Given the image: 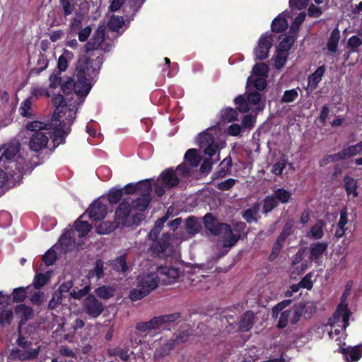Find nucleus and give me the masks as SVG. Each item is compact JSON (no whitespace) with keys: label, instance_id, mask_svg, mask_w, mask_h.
Listing matches in <instances>:
<instances>
[{"label":"nucleus","instance_id":"bf43d9fd","mask_svg":"<svg viewBox=\"0 0 362 362\" xmlns=\"http://www.w3.org/2000/svg\"><path fill=\"white\" fill-rule=\"evenodd\" d=\"M298 95V93L296 89L286 90L282 98L284 103H291L294 101Z\"/></svg>","mask_w":362,"mask_h":362},{"label":"nucleus","instance_id":"c756f323","mask_svg":"<svg viewBox=\"0 0 362 362\" xmlns=\"http://www.w3.org/2000/svg\"><path fill=\"white\" fill-rule=\"evenodd\" d=\"M173 318L171 315L154 317L148 322L150 331L160 327L164 323L172 321Z\"/></svg>","mask_w":362,"mask_h":362},{"label":"nucleus","instance_id":"0eeeda50","mask_svg":"<svg viewBox=\"0 0 362 362\" xmlns=\"http://www.w3.org/2000/svg\"><path fill=\"white\" fill-rule=\"evenodd\" d=\"M204 223L206 229L211 233L223 235V246L224 247H231L239 239V235L233 233L232 230L227 224L218 223L209 214L204 216Z\"/></svg>","mask_w":362,"mask_h":362},{"label":"nucleus","instance_id":"6e6d98bb","mask_svg":"<svg viewBox=\"0 0 362 362\" xmlns=\"http://www.w3.org/2000/svg\"><path fill=\"white\" fill-rule=\"evenodd\" d=\"M250 114L245 115L242 120V127L243 129H250L254 127L256 122V117Z\"/></svg>","mask_w":362,"mask_h":362},{"label":"nucleus","instance_id":"ea45409f","mask_svg":"<svg viewBox=\"0 0 362 362\" xmlns=\"http://www.w3.org/2000/svg\"><path fill=\"white\" fill-rule=\"evenodd\" d=\"M306 17V13L305 12H300L298 15L295 18L293 23L291 25L290 33L291 35H295L296 32L298 30L300 25L304 22Z\"/></svg>","mask_w":362,"mask_h":362},{"label":"nucleus","instance_id":"9d476101","mask_svg":"<svg viewBox=\"0 0 362 362\" xmlns=\"http://www.w3.org/2000/svg\"><path fill=\"white\" fill-rule=\"evenodd\" d=\"M151 192V185L149 180L137 182V194L142 196V197L134 201L132 205L129 204V209L132 210V216L146 209L150 202L149 195Z\"/></svg>","mask_w":362,"mask_h":362},{"label":"nucleus","instance_id":"ddd939ff","mask_svg":"<svg viewBox=\"0 0 362 362\" xmlns=\"http://www.w3.org/2000/svg\"><path fill=\"white\" fill-rule=\"evenodd\" d=\"M274 37L272 33L262 34L254 49V54L257 59L262 60L268 57L270 49L273 45Z\"/></svg>","mask_w":362,"mask_h":362},{"label":"nucleus","instance_id":"8fccbe9b","mask_svg":"<svg viewBox=\"0 0 362 362\" xmlns=\"http://www.w3.org/2000/svg\"><path fill=\"white\" fill-rule=\"evenodd\" d=\"M288 56V53L276 50V54L275 56L274 61L275 66L277 69H281L285 65Z\"/></svg>","mask_w":362,"mask_h":362},{"label":"nucleus","instance_id":"e2e57ef3","mask_svg":"<svg viewBox=\"0 0 362 362\" xmlns=\"http://www.w3.org/2000/svg\"><path fill=\"white\" fill-rule=\"evenodd\" d=\"M49 85L48 90H50L53 94H55L54 90L56 89L60 83L61 78L57 74L50 76L49 78Z\"/></svg>","mask_w":362,"mask_h":362},{"label":"nucleus","instance_id":"4d7b16f0","mask_svg":"<svg viewBox=\"0 0 362 362\" xmlns=\"http://www.w3.org/2000/svg\"><path fill=\"white\" fill-rule=\"evenodd\" d=\"M289 7L291 9L303 10L309 4V0H289Z\"/></svg>","mask_w":362,"mask_h":362},{"label":"nucleus","instance_id":"423d86ee","mask_svg":"<svg viewBox=\"0 0 362 362\" xmlns=\"http://www.w3.org/2000/svg\"><path fill=\"white\" fill-rule=\"evenodd\" d=\"M350 313L347 305L343 303L339 305L333 316L329 320L328 323L325 326V331L327 332L331 338L338 336L349 325Z\"/></svg>","mask_w":362,"mask_h":362},{"label":"nucleus","instance_id":"dca6fc26","mask_svg":"<svg viewBox=\"0 0 362 362\" xmlns=\"http://www.w3.org/2000/svg\"><path fill=\"white\" fill-rule=\"evenodd\" d=\"M83 308L92 317H98L103 311V305L93 296H88L83 302Z\"/></svg>","mask_w":362,"mask_h":362},{"label":"nucleus","instance_id":"39448f33","mask_svg":"<svg viewBox=\"0 0 362 362\" xmlns=\"http://www.w3.org/2000/svg\"><path fill=\"white\" fill-rule=\"evenodd\" d=\"M159 281L155 266H151L148 271L141 274L137 279L136 288L130 292L129 297L132 300H139L155 289Z\"/></svg>","mask_w":362,"mask_h":362},{"label":"nucleus","instance_id":"0e129e2a","mask_svg":"<svg viewBox=\"0 0 362 362\" xmlns=\"http://www.w3.org/2000/svg\"><path fill=\"white\" fill-rule=\"evenodd\" d=\"M313 273H308L300 282V285L302 288L310 290L313 285Z\"/></svg>","mask_w":362,"mask_h":362},{"label":"nucleus","instance_id":"c9c22d12","mask_svg":"<svg viewBox=\"0 0 362 362\" xmlns=\"http://www.w3.org/2000/svg\"><path fill=\"white\" fill-rule=\"evenodd\" d=\"M344 185L348 195H352L353 197H356L358 196V192L356 190L357 184L355 179L350 177H346L344 179Z\"/></svg>","mask_w":362,"mask_h":362},{"label":"nucleus","instance_id":"a19ab883","mask_svg":"<svg viewBox=\"0 0 362 362\" xmlns=\"http://www.w3.org/2000/svg\"><path fill=\"white\" fill-rule=\"evenodd\" d=\"M124 25V21L121 16H112L108 22V27L113 31H118Z\"/></svg>","mask_w":362,"mask_h":362},{"label":"nucleus","instance_id":"b1692460","mask_svg":"<svg viewBox=\"0 0 362 362\" xmlns=\"http://www.w3.org/2000/svg\"><path fill=\"white\" fill-rule=\"evenodd\" d=\"M325 68L323 66H320L317 69V70L309 76L308 78V88L312 91L317 87V84L322 80V77L325 73Z\"/></svg>","mask_w":362,"mask_h":362},{"label":"nucleus","instance_id":"13d9d810","mask_svg":"<svg viewBox=\"0 0 362 362\" xmlns=\"http://www.w3.org/2000/svg\"><path fill=\"white\" fill-rule=\"evenodd\" d=\"M266 78L267 77H255L252 78V79L247 82V86L249 85V83H252L253 86L258 90H262L266 87Z\"/></svg>","mask_w":362,"mask_h":362},{"label":"nucleus","instance_id":"aec40b11","mask_svg":"<svg viewBox=\"0 0 362 362\" xmlns=\"http://www.w3.org/2000/svg\"><path fill=\"white\" fill-rule=\"evenodd\" d=\"M74 236L71 231L65 233L61 236L54 247H61L65 252L73 250L76 245V241L74 239Z\"/></svg>","mask_w":362,"mask_h":362},{"label":"nucleus","instance_id":"473e14b6","mask_svg":"<svg viewBox=\"0 0 362 362\" xmlns=\"http://www.w3.org/2000/svg\"><path fill=\"white\" fill-rule=\"evenodd\" d=\"M52 272L51 271H47L45 274L40 273L37 274L33 280V284L35 288H40L42 287L51 278Z\"/></svg>","mask_w":362,"mask_h":362},{"label":"nucleus","instance_id":"a18cd8bd","mask_svg":"<svg viewBox=\"0 0 362 362\" xmlns=\"http://www.w3.org/2000/svg\"><path fill=\"white\" fill-rule=\"evenodd\" d=\"M274 195L276 199L283 204L288 203L291 197V193L284 188L277 189Z\"/></svg>","mask_w":362,"mask_h":362},{"label":"nucleus","instance_id":"052dcab7","mask_svg":"<svg viewBox=\"0 0 362 362\" xmlns=\"http://www.w3.org/2000/svg\"><path fill=\"white\" fill-rule=\"evenodd\" d=\"M57 258V253L54 249L49 250L43 257V261L46 265H52Z\"/></svg>","mask_w":362,"mask_h":362},{"label":"nucleus","instance_id":"5fc2aeb1","mask_svg":"<svg viewBox=\"0 0 362 362\" xmlns=\"http://www.w3.org/2000/svg\"><path fill=\"white\" fill-rule=\"evenodd\" d=\"M277 206V202L276 200V197L273 196H268L265 200L264 204V211L267 213L272 211L274 208Z\"/></svg>","mask_w":362,"mask_h":362},{"label":"nucleus","instance_id":"1a4fd4ad","mask_svg":"<svg viewBox=\"0 0 362 362\" xmlns=\"http://www.w3.org/2000/svg\"><path fill=\"white\" fill-rule=\"evenodd\" d=\"M189 173V169L186 165L177 166L175 171L168 170L164 171L158 178L156 183V193L158 196H162L165 191V188L173 187L177 185V173Z\"/></svg>","mask_w":362,"mask_h":362},{"label":"nucleus","instance_id":"3c124183","mask_svg":"<svg viewBox=\"0 0 362 362\" xmlns=\"http://www.w3.org/2000/svg\"><path fill=\"white\" fill-rule=\"evenodd\" d=\"M124 194L122 189L112 188L108 193L109 202L112 204L118 202L122 196Z\"/></svg>","mask_w":362,"mask_h":362},{"label":"nucleus","instance_id":"2eb2a0df","mask_svg":"<svg viewBox=\"0 0 362 362\" xmlns=\"http://www.w3.org/2000/svg\"><path fill=\"white\" fill-rule=\"evenodd\" d=\"M155 267L159 277V281L163 284H170L175 282L180 275V271L176 267L155 266Z\"/></svg>","mask_w":362,"mask_h":362},{"label":"nucleus","instance_id":"412c9836","mask_svg":"<svg viewBox=\"0 0 362 362\" xmlns=\"http://www.w3.org/2000/svg\"><path fill=\"white\" fill-rule=\"evenodd\" d=\"M84 215L81 216L74 223V230L71 232L73 235H77L78 238L85 237L91 230V226L81 218Z\"/></svg>","mask_w":362,"mask_h":362},{"label":"nucleus","instance_id":"2f4dec72","mask_svg":"<svg viewBox=\"0 0 362 362\" xmlns=\"http://www.w3.org/2000/svg\"><path fill=\"white\" fill-rule=\"evenodd\" d=\"M220 115L221 118L226 122H232L237 120L238 117L237 111L230 107L221 110Z\"/></svg>","mask_w":362,"mask_h":362},{"label":"nucleus","instance_id":"bb28decb","mask_svg":"<svg viewBox=\"0 0 362 362\" xmlns=\"http://www.w3.org/2000/svg\"><path fill=\"white\" fill-rule=\"evenodd\" d=\"M269 68L264 63L257 64L252 69V74L247 78V82L255 77H267Z\"/></svg>","mask_w":362,"mask_h":362},{"label":"nucleus","instance_id":"de8ad7c7","mask_svg":"<svg viewBox=\"0 0 362 362\" xmlns=\"http://www.w3.org/2000/svg\"><path fill=\"white\" fill-rule=\"evenodd\" d=\"M231 165L230 158H225L220 165V170L215 173L216 177H221L225 176L229 171Z\"/></svg>","mask_w":362,"mask_h":362},{"label":"nucleus","instance_id":"864d4df0","mask_svg":"<svg viewBox=\"0 0 362 362\" xmlns=\"http://www.w3.org/2000/svg\"><path fill=\"white\" fill-rule=\"evenodd\" d=\"M243 129V128L241 125L237 123H233L228 126L226 132L229 136H237L240 135Z\"/></svg>","mask_w":362,"mask_h":362},{"label":"nucleus","instance_id":"f704fd0d","mask_svg":"<svg viewBox=\"0 0 362 362\" xmlns=\"http://www.w3.org/2000/svg\"><path fill=\"white\" fill-rule=\"evenodd\" d=\"M324 223L322 221H318L310 230L308 236L314 239H320L324 235L323 228Z\"/></svg>","mask_w":362,"mask_h":362},{"label":"nucleus","instance_id":"49530a36","mask_svg":"<svg viewBox=\"0 0 362 362\" xmlns=\"http://www.w3.org/2000/svg\"><path fill=\"white\" fill-rule=\"evenodd\" d=\"M32 100L31 98L25 99L21 104L19 112L23 117H30L32 114Z\"/></svg>","mask_w":362,"mask_h":362},{"label":"nucleus","instance_id":"393cba45","mask_svg":"<svg viewBox=\"0 0 362 362\" xmlns=\"http://www.w3.org/2000/svg\"><path fill=\"white\" fill-rule=\"evenodd\" d=\"M327 249V244L317 243L310 246V258L313 260H317L322 257L324 252Z\"/></svg>","mask_w":362,"mask_h":362},{"label":"nucleus","instance_id":"4468645a","mask_svg":"<svg viewBox=\"0 0 362 362\" xmlns=\"http://www.w3.org/2000/svg\"><path fill=\"white\" fill-rule=\"evenodd\" d=\"M152 345L155 349L154 357L159 359L170 354L175 346V339L170 336L165 335L156 340Z\"/></svg>","mask_w":362,"mask_h":362},{"label":"nucleus","instance_id":"a878e982","mask_svg":"<svg viewBox=\"0 0 362 362\" xmlns=\"http://www.w3.org/2000/svg\"><path fill=\"white\" fill-rule=\"evenodd\" d=\"M74 57L73 52L67 49H64L63 53L58 59L57 66L59 70L60 71H64L67 69L69 63L74 59Z\"/></svg>","mask_w":362,"mask_h":362},{"label":"nucleus","instance_id":"a211bd4d","mask_svg":"<svg viewBox=\"0 0 362 362\" xmlns=\"http://www.w3.org/2000/svg\"><path fill=\"white\" fill-rule=\"evenodd\" d=\"M290 17V11H285L279 14L272 22L271 28L273 32L282 33L288 28L286 18Z\"/></svg>","mask_w":362,"mask_h":362},{"label":"nucleus","instance_id":"4be33fe9","mask_svg":"<svg viewBox=\"0 0 362 362\" xmlns=\"http://www.w3.org/2000/svg\"><path fill=\"white\" fill-rule=\"evenodd\" d=\"M105 36V29L103 27H100L95 32L93 37L87 44V49H96L99 48L103 42Z\"/></svg>","mask_w":362,"mask_h":362},{"label":"nucleus","instance_id":"f257e3e1","mask_svg":"<svg viewBox=\"0 0 362 362\" xmlns=\"http://www.w3.org/2000/svg\"><path fill=\"white\" fill-rule=\"evenodd\" d=\"M101 60L98 57L94 59H80L76 66V80L74 81L68 79L61 86V89L64 93H69L74 90L76 98L71 97V100L67 103L65 102L64 98L60 94H53L50 90L43 87H35L31 90L32 96L38 98L45 95L48 98L52 97L53 105L57 108V106L62 105L67 109L76 106V111L78 107L82 104L84 98L89 93L93 83L95 81L98 75Z\"/></svg>","mask_w":362,"mask_h":362},{"label":"nucleus","instance_id":"338daca9","mask_svg":"<svg viewBox=\"0 0 362 362\" xmlns=\"http://www.w3.org/2000/svg\"><path fill=\"white\" fill-rule=\"evenodd\" d=\"M309 16L313 18H317L320 16L323 13V9L320 6H317L315 4H311L308 10Z\"/></svg>","mask_w":362,"mask_h":362},{"label":"nucleus","instance_id":"7ed1b4c3","mask_svg":"<svg viewBox=\"0 0 362 362\" xmlns=\"http://www.w3.org/2000/svg\"><path fill=\"white\" fill-rule=\"evenodd\" d=\"M221 129L218 126L211 127L199 134L197 136V143L202 149L204 155L207 156L202 164L200 170L202 173L211 170L213 156H216L214 161L219 159V152L226 146V141L221 138Z\"/></svg>","mask_w":362,"mask_h":362},{"label":"nucleus","instance_id":"58836bf2","mask_svg":"<svg viewBox=\"0 0 362 362\" xmlns=\"http://www.w3.org/2000/svg\"><path fill=\"white\" fill-rule=\"evenodd\" d=\"M168 218L164 216L156 221L154 228L150 231L148 234L149 239L151 240H156L158 238V235L160 233L164 223L167 221Z\"/></svg>","mask_w":362,"mask_h":362},{"label":"nucleus","instance_id":"37998d69","mask_svg":"<svg viewBox=\"0 0 362 362\" xmlns=\"http://www.w3.org/2000/svg\"><path fill=\"white\" fill-rule=\"evenodd\" d=\"M259 209V208L258 205L252 206L245 211L243 214V218L249 223L256 221Z\"/></svg>","mask_w":362,"mask_h":362},{"label":"nucleus","instance_id":"79ce46f5","mask_svg":"<svg viewBox=\"0 0 362 362\" xmlns=\"http://www.w3.org/2000/svg\"><path fill=\"white\" fill-rule=\"evenodd\" d=\"M200 228V223L197 219L192 217L187 219L186 228L189 233L195 234L199 231Z\"/></svg>","mask_w":362,"mask_h":362},{"label":"nucleus","instance_id":"09e8293b","mask_svg":"<svg viewBox=\"0 0 362 362\" xmlns=\"http://www.w3.org/2000/svg\"><path fill=\"white\" fill-rule=\"evenodd\" d=\"M294 314L296 313L291 310H286L285 311H283L279 317L278 327L280 328L285 327L288 325V320L291 318V315Z\"/></svg>","mask_w":362,"mask_h":362},{"label":"nucleus","instance_id":"c85d7f7f","mask_svg":"<svg viewBox=\"0 0 362 362\" xmlns=\"http://www.w3.org/2000/svg\"><path fill=\"white\" fill-rule=\"evenodd\" d=\"M185 158L186 161L194 167L198 166L201 161V156L195 148L188 150L185 155Z\"/></svg>","mask_w":362,"mask_h":362},{"label":"nucleus","instance_id":"6e6552de","mask_svg":"<svg viewBox=\"0 0 362 362\" xmlns=\"http://www.w3.org/2000/svg\"><path fill=\"white\" fill-rule=\"evenodd\" d=\"M132 210L129 209V204L124 202L119 204L115 211V222L103 221L96 227V232L100 235H106L113 231L117 226L127 224L130 221Z\"/></svg>","mask_w":362,"mask_h":362},{"label":"nucleus","instance_id":"603ef678","mask_svg":"<svg viewBox=\"0 0 362 362\" xmlns=\"http://www.w3.org/2000/svg\"><path fill=\"white\" fill-rule=\"evenodd\" d=\"M103 262L101 260H98L96 262L95 267L93 271L89 273L88 277L93 278L95 276L97 279H100L103 276Z\"/></svg>","mask_w":362,"mask_h":362},{"label":"nucleus","instance_id":"c03bdc74","mask_svg":"<svg viewBox=\"0 0 362 362\" xmlns=\"http://www.w3.org/2000/svg\"><path fill=\"white\" fill-rule=\"evenodd\" d=\"M339 40V32L338 30H334L332 33V35L328 41V49L330 52H335L337 49V45Z\"/></svg>","mask_w":362,"mask_h":362},{"label":"nucleus","instance_id":"f03ea898","mask_svg":"<svg viewBox=\"0 0 362 362\" xmlns=\"http://www.w3.org/2000/svg\"><path fill=\"white\" fill-rule=\"evenodd\" d=\"M76 117V106L67 109L59 105L53 113L51 124L40 121H33L27 124L26 128L33 132L29 140L31 151L39 152L49 147L56 148L64 142L69 134Z\"/></svg>","mask_w":362,"mask_h":362},{"label":"nucleus","instance_id":"72a5a7b5","mask_svg":"<svg viewBox=\"0 0 362 362\" xmlns=\"http://www.w3.org/2000/svg\"><path fill=\"white\" fill-rule=\"evenodd\" d=\"M348 223L347 219V213L346 211H341L340 214V218L337 223V229L335 231V236L337 238H341L344 235L345 233V226Z\"/></svg>","mask_w":362,"mask_h":362},{"label":"nucleus","instance_id":"774afa93","mask_svg":"<svg viewBox=\"0 0 362 362\" xmlns=\"http://www.w3.org/2000/svg\"><path fill=\"white\" fill-rule=\"evenodd\" d=\"M114 267L117 271L124 272L127 269L124 257H120L116 259Z\"/></svg>","mask_w":362,"mask_h":362},{"label":"nucleus","instance_id":"cd10ccee","mask_svg":"<svg viewBox=\"0 0 362 362\" xmlns=\"http://www.w3.org/2000/svg\"><path fill=\"white\" fill-rule=\"evenodd\" d=\"M253 313L246 312L238 321L239 329L242 331L249 330L252 325Z\"/></svg>","mask_w":362,"mask_h":362},{"label":"nucleus","instance_id":"7c9ffc66","mask_svg":"<svg viewBox=\"0 0 362 362\" xmlns=\"http://www.w3.org/2000/svg\"><path fill=\"white\" fill-rule=\"evenodd\" d=\"M96 295L102 299H109L114 296L115 288L114 286H100L95 291Z\"/></svg>","mask_w":362,"mask_h":362},{"label":"nucleus","instance_id":"f3484780","mask_svg":"<svg viewBox=\"0 0 362 362\" xmlns=\"http://www.w3.org/2000/svg\"><path fill=\"white\" fill-rule=\"evenodd\" d=\"M86 214L93 220L103 218L107 214L106 206L100 202H94L86 211Z\"/></svg>","mask_w":362,"mask_h":362},{"label":"nucleus","instance_id":"20e7f679","mask_svg":"<svg viewBox=\"0 0 362 362\" xmlns=\"http://www.w3.org/2000/svg\"><path fill=\"white\" fill-rule=\"evenodd\" d=\"M16 313L18 317L21 318L18 327L20 337L18 343L23 349L17 351L16 356L21 360H28L35 358L38 354L39 346L37 345H35V347L30 346L31 344L21 337L23 330V321L32 316L33 310L30 308L25 305H20L16 308Z\"/></svg>","mask_w":362,"mask_h":362},{"label":"nucleus","instance_id":"5701e85b","mask_svg":"<svg viewBox=\"0 0 362 362\" xmlns=\"http://www.w3.org/2000/svg\"><path fill=\"white\" fill-rule=\"evenodd\" d=\"M362 152V141L349 146L339 152L341 159H346L360 154Z\"/></svg>","mask_w":362,"mask_h":362},{"label":"nucleus","instance_id":"f8f14e48","mask_svg":"<svg viewBox=\"0 0 362 362\" xmlns=\"http://www.w3.org/2000/svg\"><path fill=\"white\" fill-rule=\"evenodd\" d=\"M1 149V153L4 162H8L10 165L8 167L11 171L14 173L17 178H20L21 173L19 168H17L16 159L20 149V144L18 141H12L5 144Z\"/></svg>","mask_w":362,"mask_h":362},{"label":"nucleus","instance_id":"69168bd1","mask_svg":"<svg viewBox=\"0 0 362 362\" xmlns=\"http://www.w3.org/2000/svg\"><path fill=\"white\" fill-rule=\"evenodd\" d=\"M13 312L10 310H4L0 314L1 324H10L13 319Z\"/></svg>","mask_w":362,"mask_h":362},{"label":"nucleus","instance_id":"4c0bfd02","mask_svg":"<svg viewBox=\"0 0 362 362\" xmlns=\"http://www.w3.org/2000/svg\"><path fill=\"white\" fill-rule=\"evenodd\" d=\"M296 40V35H291L288 37H285L279 43L277 51L285 52L286 53H288L289 49L291 46L294 43Z\"/></svg>","mask_w":362,"mask_h":362},{"label":"nucleus","instance_id":"e433bc0d","mask_svg":"<svg viewBox=\"0 0 362 362\" xmlns=\"http://www.w3.org/2000/svg\"><path fill=\"white\" fill-rule=\"evenodd\" d=\"M30 286L19 287L14 288L12 292L13 301L16 303L22 302L26 298V295Z\"/></svg>","mask_w":362,"mask_h":362},{"label":"nucleus","instance_id":"6ab92c4d","mask_svg":"<svg viewBox=\"0 0 362 362\" xmlns=\"http://www.w3.org/2000/svg\"><path fill=\"white\" fill-rule=\"evenodd\" d=\"M340 350L346 362L358 361L362 356V344L354 347H341Z\"/></svg>","mask_w":362,"mask_h":362},{"label":"nucleus","instance_id":"680f3d73","mask_svg":"<svg viewBox=\"0 0 362 362\" xmlns=\"http://www.w3.org/2000/svg\"><path fill=\"white\" fill-rule=\"evenodd\" d=\"M61 6L65 16L70 15L74 8V4L72 0H60Z\"/></svg>","mask_w":362,"mask_h":362},{"label":"nucleus","instance_id":"9b49d317","mask_svg":"<svg viewBox=\"0 0 362 362\" xmlns=\"http://www.w3.org/2000/svg\"><path fill=\"white\" fill-rule=\"evenodd\" d=\"M234 101L237 108L241 112L251 111L257 115L264 109V105L261 102L260 94L257 92L250 93L247 95V100L243 96H238L235 98Z\"/></svg>","mask_w":362,"mask_h":362}]
</instances>
